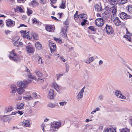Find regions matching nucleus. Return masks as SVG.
<instances>
[{
	"instance_id": "2",
	"label": "nucleus",
	"mask_w": 132,
	"mask_h": 132,
	"mask_svg": "<svg viewBox=\"0 0 132 132\" xmlns=\"http://www.w3.org/2000/svg\"><path fill=\"white\" fill-rule=\"evenodd\" d=\"M50 48L51 51V53L53 55H51L56 56V46L55 44L54 43H51L50 44Z\"/></svg>"
},
{
	"instance_id": "44",
	"label": "nucleus",
	"mask_w": 132,
	"mask_h": 132,
	"mask_svg": "<svg viewBox=\"0 0 132 132\" xmlns=\"http://www.w3.org/2000/svg\"><path fill=\"white\" fill-rule=\"evenodd\" d=\"M23 84V82L21 81H19L17 82V85L19 87L21 86Z\"/></svg>"
},
{
	"instance_id": "57",
	"label": "nucleus",
	"mask_w": 132,
	"mask_h": 132,
	"mask_svg": "<svg viewBox=\"0 0 132 132\" xmlns=\"http://www.w3.org/2000/svg\"><path fill=\"white\" fill-rule=\"evenodd\" d=\"M45 125L44 123H43L42 124L41 128H42L44 132V126Z\"/></svg>"
},
{
	"instance_id": "64",
	"label": "nucleus",
	"mask_w": 132,
	"mask_h": 132,
	"mask_svg": "<svg viewBox=\"0 0 132 132\" xmlns=\"http://www.w3.org/2000/svg\"><path fill=\"white\" fill-rule=\"evenodd\" d=\"M103 63V61L101 60H100L99 62V65H101Z\"/></svg>"
},
{
	"instance_id": "61",
	"label": "nucleus",
	"mask_w": 132,
	"mask_h": 132,
	"mask_svg": "<svg viewBox=\"0 0 132 132\" xmlns=\"http://www.w3.org/2000/svg\"><path fill=\"white\" fill-rule=\"evenodd\" d=\"M32 95L34 96L36 98H37V95L36 93L35 92L33 93Z\"/></svg>"
},
{
	"instance_id": "53",
	"label": "nucleus",
	"mask_w": 132,
	"mask_h": 132,
	"mask_svg": "<svg viewBox=\"0 0 132 132\" xmlns=\"http://www.w3.org/2000/svg\"><path fill=\"white\" fill-rule=\"evenodd\" d=\"M19 39V36H16L13 38V40L15 42L18 41Z\"/></svg>"
},
{
	"instance_id": "6",
	"label": "nucleus",
	"mask_w": 132,
	"mask_h": 132,
	"mask_svg": "<svg viewBox=\"0 0 132 132\" xmlns=\"http://www.w3.org/2000/svg\"><path fill=\"white\" fill-rule=\"evenodd\" d=\"M115 94L117 97L119 98L123 99H125L126 98V97L122 94L121 92L119 90H117L116 91Z\"/></svg>"
},
{
	"instance_id": "1",
	"label": "nucleus",
	"mask_w": 132,
	"mask_h": 132,
	"mask_svg": "<svg viewBox=\"0 0 132 132\" xmlns=\"http://www.w3.org/2000/svg\"><path fill=\"white\" fill-rule=\"evenodd\" d=\"M9 58L14 61L17 62L20 61L21 57L18 55L15 52L14 50H13L10 53V55L9 56Z\"/></svg>"
},
{
	"instance_id": "19",
	"label": "nucleus",
	"mask_w": 132,
	"mask_h": 132,
	"mask_svg": "<svg viewBox=\"0 0 132 132\" xmlns=\"http://www.w3.org/2000/svg\"><path fill=\"white\" fill-rule=\"evenodd\" d=\"M52 87H53L58 92H60V87L55 82L53 83V84Z\"/></svg>"
},
{
	"instance_id": "34",
	"label": "nucleus",
	"mask_w": 132,
	"mask_h": 132,
	"mask_svg": "<svg viewBox=\"0 0 132 132\" xmlns=\"http://www.w3.org/2000/svg\"><path fill=\"white\" fill-rule=\"evenodd\" d=\"M60 7L63 9H64L66 8L65 2L63 0H62L61 1V3L60 5Z\"/></svg>"
},
{
	"instance_id": "10",
	"label": "nucleus",
	"mask_w": 132,
	"mask_h": 132,
	"mask_svg": "<svg viewBox=\"0 0 132 132\" xmlns=\"http://www.w3.org/2000/svg\"><path fill=\"white\" fill-rule=\"evenodd\" d=\"M113 21L115 25L117 26H119L121 24L122 22L120 20L118 17H116L113 20Z\"/></svg>"
},
{
	"instance_id": "63",
	"label": "nucleus",
	"mask_w": 132,
	"mask_h": 132,
	"mask_svg": "<svg viewBox=\"0 0 132 132\" xmlns=\"http://www.w3.org/2000/svg\"><path fill=\"white\" fill-rule=\"evenodd\" d=\"M131 18H132V17L131 16H130L129 15H128L127 14V17H126V19H131Z\"/></svg>"
},
{
	"instance_id": "58",
	"label": "nucleus",
	"mask_w": 132,
	"mask_h": 132,
	"mask_svg": "<svg viewBox=\"0 0 132 132\" xmlns=\"http://www.w3.org/2000/svg\"><path fill=\"white\" fill-rule=\"evenodd\" d=\"M103 96L102 95H101L99 96L98 97V99L100 100H102L103 99Z\"/></svg>"
},
{
	"instance_id": "38",
	"label": "nucleus",
	"mask_w": 132,
	"mask_h": 132,
	"mask_svg": "<svg viewBox=\"0 0 132 132\" xmlns=\"http://www.w3.org/2000/svg\"><path fill=\"white\" fill-rule=\"evenodd\" d=\"M127 8H128V11L130 13H132V5H129L127 7Z\"/></svg>"
},
{
	"instance_id": "29",
	"label": "nucleus",
	"mask_w": 132,
	"mask_h": 132,
	"mask_svg": "<svg viewBox=\"0 0 132 132\" xmlns=\"http://www.w3.org/2000/svg\"><path fill=\"white\" fill-rule=\"evenodd\" d=\"M14 45L15 46L17 47L22 46L23 45V43L21 42L16 41L14 43Z\"/></svg>"
},
{
	"instance_id": "36",
	"label": "nucleus",
	"mask_w": 132,
	"mask_h": 132,
	"mask_svg": "<svg viewBox=\"0 0 132 132\" xmlns=\"http://www.w3.org/2000/svg\"><path fill=\"white\" fill-rule=\"evenodd\" d=\"M112 10V12L113 13V14L114 16V14H115L117 12V9L116 7L113 6L111 8Z\"/></svg>"
},
{
	"instance_id": "12",
	"label": "nucleus",
	"mask_w": 132,
	"mask_h": 132,
	"mask_svg": "<svg viewBox=\"0 0 132 132\" xmlns=\"http://www.w3.org/2000/svg\"><path fill=\"white\" fill-rule=\"evenodd\" d=\"M126 35L124 36L125 38L127 40H128L130 42H131V38L129 36H132V34H130L129 32L128 31H126Z\"/></svg>"
},
{
	"instance_id": "9",
	"label": "nucleus",
	"mask_w": 132,
	"mask_h": 132,
	"mask_svg": "<svg viewBox=\"0 0 132 132\" xmlns=\"http://www.w3.org/2000/svg\"><path fill=\"white\" fill-rule=\"evenodd\" d=\"M45 28L46 30L49 32H53L54 31V29L52 26L50 25L47 24L45 26Z\"/></svg>"
},
{
	"instance_id": "43",
	"label": "nucleus",
	"mask_w": 132,
	"mask_h": 132,
	"mask_svg": "<svg viewBox=\"0 0 132 132\" xmlns=\"http://www.w3.org/2000/svg\"><path fill=\"white\" fill-rule=\"evenodd\" d=\"M32 34L33 35L32 37L33 38L36 40L37 39H38V35L37 34H34L33 32H32Z\"/></svg>"
},
{
	"instance_id": "8",
	"label": "nucleus",
	"mask_w": 132,
	"mask_h": 132,
	"mask_svg": "<svg viewBox=\"0 0 132 132\" xmlns=\"http://www.w3.org/2000/svg\"><path fill=\"white\" fill-rule=\"evenodd\" d=\"M55 96L54 91L53 89H50L48 94V97L50 99H53Z\"/></svg>"
},
{
	"instance_id": "30",
	"label": "nucleus",
	"mask_w": 132,
	"mask_h": 132,
	"mask_svg": "<svg viewBox=\"0 0 132 132\" xmlns=\"http://www.w3.org/2000/svg\"><path fill=\"white\" fill-rule=\"evenodd\" d=\"M35 72L37 76L39 78H41L43 76V74L40 71L36 70Z\"/></svg>"
},
{
	"instance_id": "15",
	"label": "nucleus",
	"mask_w": 132,
	"mask_h": 132,
	"mask_svg": "<svg viewBox=\"0 0 132 132\" xmlns=\"http://www.w3.org/2000/svg\"><path fill=\"white\" fill-rule=\"evenodd\" d=\"M15 22L11 20H8L6 22V26L8 27H13L14 25Z\"/></svg>"
},
{
	"instance_id": "16",
	"label": "nucleus",
	"mask_w": 132,
	"mask_h": 132,
	"mask_svg": "<svg viewBox=\"0 0 132 132\" xmlns=\"http://www.w3.org/2000/svg\"><path fill=\"white\" fill-rule=\"evenodd\" d=\"M78 18L80 20H85L87 18V15L85 14H82L79 15Z\"/></svg>"
},
{
	"instance_id": "21",
	"label": "nucleus",
	"mask_w": 132,
	"mask_h": 132,
	"mask_svg": "<svg viewBox=\"0 0 132 132\" xmlns=\"http://www.w3.org/2000/svg\"><path fill=\"white\" fill-rule=\"evenodd\" d=\"M95 7L96 10L98 12L101 11H102V7L101 5H99L96 4L95 6Z\"/></svg>"
},
{
	"instance_id": "50",
	"label": "nucleus",
	"mask_w": 132,
	"mask_h": 132,
	"mask_svg": "<svg viewBox=\"0 0 132 132\" xmlns=\"http://www.w3.org/2000/svg\"><path fill=\"white\" fill-rule=\"evenodd\" d=\"M88 29L92 31H94L95 30V28L93 26H91L88 27Z\"/></svg>"
},
{
	"instance_id": "45",
	"label": "nucleus",
	"mask_w": 132,
	"mask_h": 132,
	"mask_svg": "<svg viewBox=\"0 0 132 132\" xmlns=\"http://www.w3.org/2000/svg\"><path fill=\"white\" fill-rule=\"evenodd\" d=\"M33 23L34 24H36L38 23V21L37 20V19L34 18L32 20Z\"/></svg>"
},
{
	"instance_id": "26",
	"label": "nucleus",
	"mask_w": 132,
	"mask_h": 132,
	"mask_svg": "<svg viewBox=\"0 0 132 132\" xmlns=\"http://www.w3.org/2000/svg\"><path fill=\"white\" fill-rule=\"evenodd\" d=\"M8 115L3 116L1 118V120L5 122L9 120H10L8 117Z\"/></svg>"
},
{
	"instance_id": "46",
	"label": "nucleus",
	"mask_w": 132,
	"mask_h": 132,
	"mask_svg": "<svg viewBox=\"0 0 132 132\" xmlns=\"http://www.w3.org/2000/svg\"><path fill=\"white\" fill-rule=\"evenodd\" d=\"M32 32L30 34L29 33V35H28L27 37V39H31L32 37Z\"/></svg>"
},
{
	"instance_id": "4",
	"label": "nucleus",
	"mask_w": 132,
	"mask_h": 132,
	"mask_svg": "<svg viewBox=\"0 0 132 132\" xmlns=\"http://www.w3.org/2000/svg\"><path fill=\"white\" fill-rule=\"evenodd\" d=\"M95 23L98 27L102 26L104 23L103 19L99 18L96 19L95 20Z\"/></svg>"
},
{
	"instance_id": "59",
	"label": "nucleus",
	"mask_w": 132,
	"mask_h": 132,
	"mask_svg": "<svg viewBox=\"0 0 132 132\" xmlns=\"http://www.w3.org/2000/svg\"><path fill=\"white\" fill-rule=\"evenodd\" d=\"M17 113L20 114V115H21L23 114V112L21 111H19L17 112Z\"/></svg>"
},
{
	"instance_id": "13",
	"label": "nucleus",
	"mask_w": 132,
	"mask_h": 132,
	"mask_svg": "<svg viewBox=\"0 0 132 132\" xmlns=\"http://www.w3.org/2000/svg\"><path fill=\"white\" fill-rule=\"evenodd\" d=\"M126 35L124 36L125 38L127 40H128L130 42H131V38L129 36H132V34H130L129 32L128 31H126Z\"/></svg>"
},
{
	"instance_id": "28",
	"label": "nucleus",
	"mask_w": 132,
	"mask_h": 132,
	"mask_svg": "<svg viewBox=\"0 0 132 132\" xmlns=\"http://www.w3.org/2000/svg\"><path fill=\"white\" fill-rule=\"evenodd\" d=\"M94 60V58L93 57H91L86 60L85 62L86 63L89 64L91 62L93 61Z\"/></svg>"
},
{
	"instance_id": "7",
	"label": "nucleus",
	"mask_w": 132,
	"mask_h": 132,
	"mask_svg": "<svg viewBox=\"0 0 132 132\" xmlns=\"http://www.w3.org/2000/svg\"><path fill=\"white\" fill-rule=\"evenodd\" d=\"M85 87L82 88L80 91L79 92L78 95L76 97L77 99L78 100H80L83 97V93L84 92Z\"/></svg>"
},
{
	"instance_id": "27",
	"label": "nucleus",
	"mask_w": 132,
	"mask_h": 132,
	"mask_svg": "<svg viewBox=\"0 0 132 132\" xmlns=\"http://www.w3.org/2000/svg\"><path fill=\"white\" fill-rule=\"evenodd\" d=\"M11 88L12 90V91L11 92V93H16V91L17 88L15 85H12L11 87Z\"/></svg>"
},
{
	"instance_id": "56",
	"label": "nucleus",
	"mask_w": 132,
	"mask_h": 132,
	"mask_svg": "<svg viewBox=\"0 0 132 132\" xmlns=\"http://www.w3.org/2000/svg\"><path fill=\"white\" fill-rule=\"evenodd\" d=\"M47 0H40V2L42 4H44L46 3Z\"/></svg>"
},
{
	"instance_id": "41",
	"label": "nucleus",
	"mask_w": 132,
	"mask_h": 132,
	"mask_svg": "<svg viewBox=\"0 0 132 132\" xmlns=\"http://www.w3.org/2000/svg\"><path fill=\"white\" fill-rule=\"evenodd\" d=\"M54 40L57 42L60 43H62V41L61 39L60 38H57L55 37L54 38Z\"/></svg>"
},
{
	"instance_id": "54",
	"label": "nucleus",
	"mask_w": 132,
	"mask_h": 132,
	"mask_svg": "<svg viewBox=\"0 0 132 132\" xmlns=\"http://www.w3.org/2000/svg\"><path fill=\"white\" fill-rule=\"evenodd\" d=\"M60 59L64 62H65V59L62 56H60Z\"/></svg>"
},
{
	"instance_id": "23",
	"label": "nucleus",
	"mask_w": 132,
	"mask_h": 132,
	"mask_svg": "<svg viewBox=\"0 0 132 132\" xmlns=\"http://www.w3.org/2000/svg\"><path fill=\"white\" fill-rule=\"evenodd\" d=\"M25 91L24 89L22 87L18 88L17 90V93L20 95H21Z\"/></svg>"
},
{
	"instance_id": "14",
	"label": "nucleus",
	"mask_w": 132,
	"mask_h": 132,
	"mask_svg": "<svg viewBox=\"0 0 132 132\" xmlns=\"http://www.w3.org/2000/svg\"><path fill=\"white\" fill-rule=\"evenodd\" d=\"M27 51L28 53H31L34 52V49L33 47L29 45L26 47Z\"/></svg>"
},
{
	"instance_id": "11",
	"label": "nucleus",
	"mask_w": 132,
	"mask_h": 132,
	"mask_svg": "<svg viewBox=\"0 0 132 132\" xmlns=\"http://www.w3.org/2000/svg\"><path fill=\"white\" fill-rule=\"evenodd\" d=\"M26 71L28 73V77L29 78H31L32 79H35L36 80V78L35 76L32 75L30 73V70L28 69H26Z\"/></svg>"
},
{
	"instance_id": "17",
	"label": "nucleus",
	"mask_w": 132,
	"mask_h": 132,
	"mask_svg": "<svg viewBox=\"0 0 132 132\" xmlns=\"http://www.w3.org/2000/svg\"><path fill=\"white\" fill-rule=\"evenodd\" d=\"M29 5L30 6L34 7L37 6L38 5V3L35 0H34L30 3H29Z\"/></svg>"
},
{
	"instance_id": "47",
	"label": "nucleus",
	"mask_w": 132,
	"mask_h": 132,
	"mask_svg": "<svg viewBox=\"0 0 132 132\" xmlns=\"http://www.w3.org/2000/svg\"><path fill=\"white\" fill-rule=\"evenodd\" d=\"M32 12L31 10L29 8H27V13L28 15L32 14Z\"/></svg>"
},
{
	"instance_id": "51",
	"label": "nucleus",
	"mask_w": 132,
	"mask_h": 132,
	"mask_svg": "<svg viewBox=\"0 0 132 132\" xmlns=\"http://www.w3.org/2000/svg\"><path fill=\"white\" fill-rule=\"evenodd\" d=\"M38 63L39 64H42L43 63V62H42V58L41 57H40L39 58L38 60Z\"/></svg>"
},
{
	"instance_id": "35",
	"label": "nucleus",
	"mask_w": 132,
	"mask_h": 132,
	"mask_svg": "<svg viewBox=\"0 0 132 132\" xmlns=\"http://www.w3.org/2000/svg\"><path fill=\"white\" fill-rule=\"evenodd\" d=\"M36 48L38 50H40L42 48L41 45L39 42H37L35 44Z\"/></svg>"
},
{
	"instance_id": "31",
	"label": "nucleus",
	"mask_w": 132,
	"mask_h": 132,
	"mask_svg": "<svg viewBox=\"0 0 132 132\" xmlns=\"http://www.w3.org/2000/svg\"><path fill=\"white\" fill-rule=\"evenodd\" d=\"M24 106V104L23 103H21L17 104L16 105V107L18 109L21 110L23 109Z\"/></svg>"
},
{
	"instance_id": "25",
	"label": "nucleus",
	"mask_w": 132,
	"mask_h": 132,
	"mask_svg": "<svg viewBox=\"0 0 132 132\" xmlns=\"http://www.w3.org/2000/svg\"><path fill=\"white\" fill-rule=\"evenodd\" d=\"M13 110V108L11 106H9L5 108V112L7 113L9 112H10Z\"/></svg>"
},
{
	"instance_id": "33",
	"label": "nucleus",
	"mask_w": 132,
	"mask_h": 132,
	"mask_svg": "<svg viewBox=\"0 0 132 132\" xmlns=\"http://www.w3.org/2000/svg\"><path fill=\"white\" fill-rule=\"evenodd\" d=\"M127 14L124 12H122L120 15V18L122 19H125L127 17Z\"/></svg>"
},
{
	"instance_id": "32",
	"label": "nucleus",
	"mask_w": 132,
	"mask_h": 132,
	"mask_svg": "<svg viewBox=\"0 0 132 132\" xmlns=\"http://www.w3.org/2000/svg\"><path fill=\"white\" fill-rule=\"evenodd\" d=\"M110 4L112 5H116L117 3V0H108Z\"/></svg>"
},
{
	"instance_id": "24",
	"label": "nucleus",
	"mask_w": 132,
	"mask_h": 132,
	"mask_svg": "<svg viewBox=\"0 0 132 132\" xmlns=\"http://www.w3.org/2000/svg\"><path fill=\"white\" fill-rule=\"evenodd\" d=\"M31 81V80H24L23 82V85L24 88H26L27 86V85Z\"/></svg>"
},
{
	"instance_id": "22",
	"label": "nucleus",
	"mask_w": 132,
	"mask_h": 132,
	"mask_svg": "<svg viewBox=\"0 0 132 132\" xmlns=\"http://www.w3.org/2000/svg\"><path fill=\"white\" fill-rule=\"evenodd\" d=\"M26 31H24L22 30L21 31V35L24 38H27V37L28 35H29V32H27L26 33Z\"/></svg>"
},
{
	"instance_id": "52",
	"label": "nucleus",
	"mask_w": 132,
	"mask_h": 132,
	"mask_svg": "<svg viewBox=\"0 0 132 132\" xmlns=\"http://www.w3.org/2000/svg\"><path fill=\"white\" fill-rule=\"evenodd\" d=\"M37 79V81L39 83L42 82L44 81V79H40L39 78Z\"/></svg>"
},
{
	"instance_id": "60",
	"label": "nucleus",
	"mask_w": 132,
	"mask_h": 132,
	"mask_svg": "<svg viewBox=\"0 0 132 132\" xmlns=\"http://www.w3.org/2000/svg\"><path fill=\"white\" fill-rule=\"evenodd\" d=\"M78 15H76V14H75L74 15V18L75 20H76L78 18Z\"/></svg>"
},
{
	"instance_id": "49",
	"label": "nucleus",
	"mask_w": 132,
	"mask_h": 132,
	"mask_svg": "<svg viewBox=\"0 0 132 132\" xmlns=\"http://www.w3.org/2000/svg\"><path fill=\"white\" fill-rule=\"evenodd\" d=\"M127 1V0H121L120 3V4H123L126 3Z\"/></svg>"
},
{
	"instance_id": "39",
	"label": "nucleus",
	"mask_w": 132,
	"mask_h": 132,
	"mask_svg": "<svg viewBox=\"0 0 132 132\" xmlns=\"http://www.w3.org/2000/svg\"><path fill=\"white\" fill-rule=\"evenodd\" d=\"M15 12H16V11H19L21 12H23V10L19 6H18L15 10Z\"/></svg>"
},
{
	"instance_id": "48",
	"label": "nucleus",
	"mask_w": 132,
	"mask_h": 132,
	"mask_svg": "<svg viewBox=\"0 0 132 132\" xmlns=\"http://www.w3.org/2000/svg\"><path fill=\"white\" fill-rule=\"evenodd\" d=\"M67 102L66 101L60 102L59 104L60 106H63L65 105L66 104Z\"/></svg>"
},
{
	"instance_id": "62",
	"label": "nucleus",
	"mask_w": 132,
	"mask_h": 132,
	"mask_svg": "<svg viewBox=\"0 0 132 132\" xmlns=\"http://www.w3.org/2000/svg\"><path fill=\"white\" fill-rule=\"evenodd\" d=\"M63 75L62 74H60L59 75L57 76V80H58L62 76H63Z\"/></svg>"
},
{
	"instance_id": "3",
	"label": "nucleus",
	"mask_w": 132,
	"mask_h": 132,
	"mask_svg": "<svg viewBox=\"0 0 132 132\" xmlns=\"http://www.w3.org/2000/svg\"><path fill=\"white\" fill-rule=\"evenodd\" d=\"M105 32L108 35L112 34L113 32V29L111 26L106 24L105 28Z\"/></svg>"
},
{
	"instance_id": "55",
	"label": "nucleus",
	"mask_w": 132,
	"mask_h": 132,
	"mask_svg": "<svg viewBox=\"0 0 132 132\" xmlns=\"http://www.w3.org/2000/svg\"><path fill=\"white\" fill-rule=\"evenodd\" d=\"M87 20H84V21L83 22H81V25L82 26H84L85 25V23L87 21Z\"/></svg>"
},
{
	"instance_id": "37",
	"label": "nucleus",
	"mask_w": 132,
	"mask_h": 132,
	"mask_svg": "<svg viewBox=\"0 0 132 132\" xmlns=\"http://www.w3.org/2000/svg\"><path fill=\"white\" fill-rule=\"evenodd\" d=\"M120 132H129V130L127 128H124L120 129Z\"/></svg>"
},
{
	"instance_id": "40",
	"label": "nucleus",
	"mask_w": 132,
	"mask_h": 132,
	"mask_svg": "<svg viewBox=\"0 0 132 132\" xmlns=\"http://www.w3.org/2000/svg\"><path fill=\"white\" fill-rule=\"evenodd\" d=\"M23 98L27 100H29L32 99V97L30 96H24L23 97Z\"/></svg>"
},
{
	"instance_id": "42",
	"label": "nucleus",
	"mask_w": 132,
	"mask_h": 132,
	"mask_svg": "<svg viewBox=\"0 0 132 132\" xmlns=\"http://www.w3.org/2000/svg\"><path fill=\"white\" fill-rule=\"evenodd\" d=\"M47 106L51 108H53L55 107V105L51 103H49L47 105Z\"/></svg>"
},
{
	"instance_id": "18",
	"label": "nucleus",
	"mask_w": 132,
	"mask_h": 132,
	"mask_svg": "<svg viewBox=\"0 0 132 132\" xmlns=\"http://www.w3.org/2000/svg\"><path fill=\"white\" fill-rule=\"evenodd\" d=\"M22 123V125L24 127H28L30 126V122L28 120H24Z\"/></svg>"
},
{
	"instance_id": "20",
	"label": "nucleus",
	"mask_w": 132,
	"mask_h": 132,
	"mask_svg": "<svg viewBox=\"0 0 132 132\" xmlns=\"http://www.w3.org/2000/svg\"><path fill=\"white\" fill-rule=\"evenodd\" d=\"M68 28V26H67L66 27H64L62 29V32L63 33V36L65 38L67 37V35L66 34V32L67 31V28Z\"/></svg>"
},
{
	"instance_id": "5",
	"label": "nucleus",
	"mask_w": 132,
	"mask_h": 132,
	"mask_svg": "<svg viewBox=\"0 0 132 132\" xmlns=\"http://www.w3.org/2000/svg\"><path fill=\"white\" fill-rule=\"evenodd\" d=\"M61 122H57L54 121L52 122L51 124V127L52 128L54 129L60 127Z\"/></svg>"
}]
</instances>
